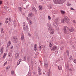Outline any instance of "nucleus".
<instances>
[{"label":"nucleus","instance_id":"nucleus-1","mask_svg":"<svg viewBox=\"0 0 76 76\" xmlns=\"http://www.w3.org/2000/svg\"><path fill=\"white\" fill-rule=\"evenodd\" d=\"M48 30L49 31V33L50 34L53 35V34H54V29L53 27H50L48 28Z\"/></svg>","mask_w":76,"mask_h":76},{"label":"nucleus","instance_id":"nucleus-2","mask_svg":"<svg viewBox=\"0 0 76 76\" xmlns=\"http://www.w3.org/2000/svg\"><path fill=\"white\" fill-rule=\"evenodd\" d=\"M12 41L14 43H17L18 41H17V37L16 36H14L11 38Z\"/></svg>","mask_w":76,"mask_h":76},{"label":"nucleus","instance_id":"nucleus-3","mask_svg":"<svg viewBox=\"0 0 76 76\" xmlns=\"http://www.w3.org/2000/svg\"><path fill=\"white\" fill-rule=\"evenodd\" d=\"M68 30L69 29L67 26H64L63 28V31L65 34H67L68 33Z\"/></svg>","mask_w":76,"mask_h":76},{"label":"nucleus","instance_id":"nucleus-4","mask_svg":"<svg viewBox=\"0 0 76 76\" xmlns=\"http://www.w3.org/2000/svg\"><path fill=\"white\" fill-rule=\"evenodd\" d=\"M66 1V0H59V4H63Z\"/></svg>","mask_w":76,"mask_h":76},{"label":"nucleus","instance_id":"nucleus-5","mask_svg":"<svg viewBox=\"0 0 76 76\" xmlns=\"http://www.w3.org/2000/svg\"><path fill=\"white\" fill-rule=\"evenodd\" d=\"M44 63L45 67V68H47V67H48V62L45 61H44Z\"/></svg>","mask_w":76,"mask_h":76},{"label":"nucleus","instance_id":"nucleus-6","mask_svg":"<svg viewBox=\"0 0 76 76\" xmlns=\"http://www.w3.org/2000/svg\"><path fill=\"white\" fill-rule=\"evenodd\" d=\"M19 53H17L15 56V58L16 60H18L19 58Z\"/></svg>","mask_w":76,"mask_h":76},{"label":"nucleus","instance_id":"nucleus-7","mask_svg":"<svg viewBox=\"0 0 76 76\" xmlns=\"http://www.w3.org/2000/svg\"><path fill=\"white\" fill-rule=\"evenodd\" d=\"M57 47L56 46H53L51 49V51H56L57 49Z\"/></svg>","mask_w":76,"mask_h":76},{"label":"nucleus","instance_id":"nucleus-8","mask_svg":"<svg viewBox=\"0 0 76 76\" xmlns=\"http://www.w3.org/2000/svg\"><path fill=\"white\" fill-rule=\"evenodd\" d=\"M55 4H59V0H53Z\"/></svg>","mask_w":76,"mask_h":76},{"label":"nucleus","instance_id":"nucleus-9","mask_svg":"<svg viewBox=\"0 0 76 76\" xmlns=\"http://www.w3.org/2000/svg\"><path fill=\"white\" fill-rule=\"evenodd\" d=\"M53 47V43L51 42H50L49 43V47L50 48H51Z\"/></svg>","mask_w":76,"mask_h":76},{"label":"nucleus","instance_id":"nucleus-10","mask_svg":"<svg viewBox=\"0 0 76 76\" xmlns=\"http://www.w3.org/2000/svg\"><path fill=\"white\" fill-rule=\"evenodd\" d=\"M10 44H11V42H10V41H9L8 42L7 46V48H9V47H10Z\"/></svg>","mask_w":76,"mask_h":76},{"label":"nucleus","instance_id":"nucleus-11","mask_svg":"<svg viewBox=\"0 0 76 76\" xmlns=\"http://www.w3.org/2000/svg\"><path fill=\"white\" fill-rule=\"evenodd\" d=\"M28 16L29 18H32V17L34 16V14L32 13H29L28 15Z\"/></svg>","mask_w":76,"mask_h":76},{"label":"nucleus","instance_id":"nucleus-12","mask_svg":"<svg viewBox=\"0 0 76 76\" xmlns=\"http://www.w3.org/2000/svg\"><path fill=\"white\" fill-rule=\"evenodd\" d=\"M12 56V52H10L8 54V56L9 57H11Z\"/></svg>","mask_w":76,"mask_h":76},{"label":"nucleus","instance_id":"nucleus-13","mask_svg":"<svg viewBox=\"0 0 76 76\" xmlns=\"http://www.w3.org/2000/svg\"><path fill=\"white\" fill-rule=\"evenodd\" d=\"M38 73L39 74V75H41V69L40 68L38 67Z\"/></svg>","mask_w":76,"mask_h":76},{"label":"nucleus","instance_id":"nucleus-14","mask_svg":"<svg viewBox=\"0 0 76 76\" xmlns=\"http://www.w3.org/2000/svg\"><path fill=\"white\" fill-rule=\"evenodd\" d=\"M58 70H62V66L61 65H60L59 66H58Z\"/></svg>","mask_w":76,"mask_h":76},{"label":"nucleus","instance_id":"nucleus-15","mask_svg":"<svg viewBox=\"0 0 76 76\" xmlns=\"http://www.w3.org/2000/svg\"><path fill=\"white\" fill-rule=\"evenodd\" d=\"M21 61H22V59H20L18 60V61L17 63V65L18 66V65H19V64L20 63V62H21Z\"/></svg>","mask_w":76,"mask_h":76},{"label":"nucleus","instance_id":"nucleus-16","mask_svg":"<svg viewBox=\"0 0 76 76\" xmlns=\"http://www.w3.org/2000/svg\"><path fill=\"white\" fill-rule=\"evenodd\" d=\"M4 8L5 10H6L7 11H9V9H8L7 6H4Z\"/></svg>","mask_w":76,"mask_h":76},{"label":"nucleus","instance_id":"nucleus-17","mask_svg":"<svg viewBox=\"0 0 76 76\" xmlns=\"http://www.w3.org/2000/svg\"><path fill=\"white\" fill-rule=\"evenodd\" d=\"M60 12L61 13H62V14H63V15H64V14H65L66 13V12L63 10H61L60 11Z\"/></svg>","mask_w":76,"mask_h":76},{"label":"nucleus","instance_id":"nucleus-18","mask_svg":"<svg viewBox=\"0 0 76 76\" xmlns=\"http://www.w3.org/2000/svg\"><path fill=\"white\" fill-rule=\"evenodd\" d=\"M65 22H66L65 18L64 19H63L61 21V22L62 23H64Z\"/></svg>","mask_w":76,"mask_h":76},{"label":"nucleus","instance_id":"nucleus-19","mask_svg":"<svg viewBox=\"0 0 76 76\" xmlns=\"http://www.w3.org/2000/svg\"><path fill=\"white\" fill-rule=\"evenodd\" d=\"M69 31H70V32H73V31H74V29H73V28L72 27L70 29H69Z\"/></svg>","mask_w":76,"mask_h":76},{"label":"nucleus","instance_id":"nucleus-20","mask_svg":"<svg viewBox=\"0 0 76 76\" xmlns=\"http://www.w3.org/2000/svg\"><path fill=\"white\" fill-rule=\"evenodd\" d=\"M53 25L56 26V24L57 25V26H58V24L56 22V21H54L53 23Z\"/></svg>","mask_w":76,"mask_h":76},{"label":"nucleus","instance_id":"nucleus-21","mask_svg":"<svg viewBox=\"0 0 76 76\" xmlns=\"http://www.w3.org/2000/svg\"><path fill=\"white\" fill-rule=\"evenodd\" d=\"M39 9L40 10H42V6L40 5L39 6Z\"/></svg>","mask_w":76,"mask_h":76},{"label":"nucleus","instance_id":"nucleus-22","mask_svg":"<svg viewBox=\"0 0 76 76\" xmlns=\"http://www.w3.org/2000/svg\"><path fill=\"white\" fill-rule=\"evenodd\" d=\"M39 51H41V45L39 43Z\"/></svg>","mask_w":76,"mask_h":76},{"label":"nucleus","instance_id":"nucleus-23","mask_svg":"<svg viewBox=\"0 0 76 76\" xmlns=\"http://www.w3.org/2000/svg\"><path fill=\"white\" fill-rule=\"evenodd\" d=\"M28 23L29 25H32V22L31 20H28Z\"/></svg>","mask_w":76,"mask_h":76},{"label":"nucleus","instance_id":"nucleus-24","mask_svg":"<svg viewBox=\"0 0 76 76\" xmlns=\"http://www.w3.org/2000/svg\"><path fill=\"white\" fill-rule=\"evenodd\" d=\"M65 20H66V22L67 20H70V19L67 17L65 18Z\"/></svg>","mask_w":76,"mask_h":76},{"label":"nucleus","instance_id":"nucleus-25","mask_svg":"<svg viewBox=\"0 0 76 76\" xmlns=\"http://www.w3.org/2000/svg\"><path fill=\"white\" fill-rule=\"evenodd\" d=\"M34 51H37V44H35L34 46Z\"/></svg>","mask_w":76,"mask_h":76},{"label":"nucleus","instance_id":"nucleus-26","mask_svg":"<svg viewBox=\"0 0 76 76\" xmlns=\"http://www.w3.org/2000/svg\"><path fill=\"white\" fill-rule=\"evenodd\" d=\"M3 28H2L1 29V32L2 34H3L4 33V31H3Z\"/></svg>","mask_w":76,"mask_h":76},{"label":"nucleus","instance_id":"nucleus-27","mask_svg":"<svg viewBox=\"0 0 76 76\" xmlns=\"http://www.w3.org/2000/svg\"><path fill=\"white\" fill-rule=\"evenodd\" d=\"M24 36H22L21 37V39L22 41L24 40Z\"/></svg>","mask_w":76,"mask_h":76},{"label":"nucleus","instance_id":"nucleus-28","mask_svg":"<svg viewBox=\"0 0 76 76\" xmlns=\"http://www.w3.org/2000/svg\"><path fill=\"white\" fill-rule=\"evenodd\" d=\"M14 74H15V72H14V71H13V70H12L11 71V75H14Z\"/></svg>","mask_w":76,"mask_h":76},{"label":"nucleus","instance_id":"nucleus-29","mask_svg":"<svg viewBox=\"0 0 76 76\" xmlns=\"http://www.w3.org/2000/svg\"><path fill=\"white\" fill-rule=\"evenodd\" d=\"M7 54L6 53H5L3 55V58H5V57H6V55H7Z\"/></svg>","mask_w":76,"mask_h":76},{"label":"nucleus","instance_id":"nucleus-30","mask_svg":"<svg viewBox=\"0 0 76 76\" xmlns=\"http://www.w3.org/2000/svg\"><path fill=\"white\" fill-rule=\"evenodd\" d=\"M31 60V57L30 56H28L27 57V60L28 61H29Z\"/></svg>","mask_w":76,"mask_h":76},{"label":"nucleus","instance_id":"nucleus-31","mask_svg":"<svg viewBox=\"0 0 76 76\" xmlns=\"http://www.w3.org/2000/svg\"><path fill=\"white\" fill-rule=\"evenodd\" d=\"M48 20H51V17L50 16H48Z\"/></svg>","mask_w":76,"mask_h":76},{"label":"nucleus","instance_id":"nucleus-32","mask_svg":"<svg viewBox=\"0 0 76 76\" xmlns=\"http://www.w3.org/2000/svg\"><path fill=\"white\" fill-rule=\"evenodd\" d=\"M64 48V46H61V50H63Z\"/></svg>","mask_w":76,"mask_h":76},{"label":"nucleus","instance_id":"nucleus-33","mask_svg":"<svg viewBox=\"0 0 76 76\" xmlns=\"http://www.w3.org/2000/svg\"><path fill=\"white\" fill-rule=\"evenodd\" d=\"M48 7L49 8V9H51V8H52V6L50 4L48 6Z\"/></svg>","mask_w":76,"mask_h":76},{"label":"nucleus","instance_id":"nucleus-34","mask_svg":"<svg viewBox=\"0 0 76 76\" xmlns=\"http://www.w3.org/2000/svg\"><path fill=\"white\" fill-rule=\"evenodd\" d=\"M72 58H73L72 57V56H70V58H69V60H72Z\"/></svg>","mask_w":76,"mask_h":76},{"label":"nucleus","instance_id":"nucleus-35","mask_svg":"<svg viewBox=\"0 0 76 76\" xmlns=\"http://www.w3.org/2000/svg\"><path fill=\"white\" fill-rule=\"evenodd\" d=\"M72 22L73 23H74V25H75V24H76V21H75V20H73L72 21Z\"/></svg>","mask_w":76,"mask_h":76},{"label":"nucleus","instance_id":"nucleus-36","mask_svg":"<svg viewBox=\"0 0 76 76\" xmlns=\"http://www.w3.org/2000/svg\"><path fill=\"white\" fill-rule=\"evenodd\" d=\"M56 29L57 31H58L59 30V28L58 27H56Z\"/></svg>","mask_w":76,"mask_h":76},{"label":"nucleus","instance_id":"nucleus-37","mask_svg":"<svg viewBox=\"0 0 76 76\" xmlns=\"http://www.w3.org/2000/svg\"><path fill=\"white\" fill-rule=\"evenodd\" d=\"M71 4H70V3H67L66 4L67 6H70Z\"/></svg>","mask_w":76,"mask_h":76},{"label":"nucleus","instance_id":"nucleus-38","mask_svg":"<svg viewBox=\"0 0 76 76\" xmlns=\"http://www.w3.org/2000/svg\"><path fill=\"white\" fill-rule=\"evenodd\" d=\"M32 9L33 10H35V8L34 7H33L32 8Z\"/></svg>","mask_w":76,"mask_h":76},{"label":"nucleus","instance_id":"nucleus-39","mask_svg":"<svg viewBox=\"0 0 76 76\" xmlns=\"http://www.w3.org/2000/svg\"><path fill=\"white\" fill-rule=\"evenodd\" d=\"M48 76H51V73L50 72H49L48 73Z\"/></svg>","mask_w":76,"mask_h":76},{"label":"nucleus","instance_id":"nucleus-40","mask_svg":"<svg viewBox=\"0 0 76 76\" xmlns=\"http://www.w3.org/2000/svg\"><path fill=\"white\" fill-rule=\"evenodd\" d=\"M47 26H49V27H50V26H51V25L50 24H47Z\"/></svg>","mask_w":76,"mask_h":76},{"label":"nucleus","instance_id":"nucleus-41","mask_svg":"<svg viewBox=\"0 0 76 76\" xmlns=\"http://www.w3.org/2000/svg\"><path fill=\"white\" fill-rule=\"evenodd\" d=\"M60 61V59H58L57 60H56V63H57L58 62V61Z\"/></svg>","mask_w":76,"mask_h":76},{"label":"nucleus","instance_id":"nucleus-42","mask_svg":"<svg viewBox=\"0 0 76 76\" xmlns=\"http://www.w3.org/2000/svg\"><path fill=\"white\" fill-rule=\"evenodd\" d=\"M26 56H25L24 58V60L25 61V60H26Z\"/></svg>","mask_w":76,"mask_h":76},{"label":"nucleus","instance_id":"nucleus-43","mask_svg":"<svg viewBox=\"0 0 76 76\" xmlns=\"http://www.w3.org/2000/svg\"><path fill=\"white\" fill-rule=\"evenodd\" d=\"M7 62L6 61V62H5L4 63V66H5V65H6V64H7Z\"/></svg>","mask_w":76,"mask_h":76},{"label":"nucleus","instance_id":"nucleus-44","mask_svg":"<svg viewBox=\"0 0 76 76\" xmlns=\"http://www.w3.org/2000/svg\"><path fill=\"white\" fill-rule=\"evenodd\" d=\"M58 18H56V19H55V20L56 21V22H58Z\"/></svg>","mask_w":76,"mask_h":76},{"label":"nucleus","instance_id":"nucleus-45","mask_svg":"<svg viewBox=\"0 0 76 76\" xmlns=\"http://www.w3.org/2000/svg\"><path fill=\"white\" fill-rule=\"evenodd\" d=\"M13 25L14 28H16V24H14Z\"/></svg>","mask_w":76,"mask_h":76},{"label":"nucleus","instance_id":"nucleus-46","mask_svg":"<svg viewBox=\"0 0 76 76\" xmlns=\"http://www.w3.org/2000/svg\"><path fill=\"white\" fill-rule=\"evenodd\" d=\"M69 71H70V72H73V69L70 68L69 69Z\"/></svg>","mask_w":76,"mask_h":76},{"label":"nucleus","instance_id":"nucleus-47","mask_svg":"<svg viewBox=\"0 0 76 76\" xmlns=\"http://www.w3.org/2000/svg\"><path fill=\"white\" fill-rule=\"evenodd\" d=\"M73 62H74V63H76V60L74 59L73 60Z\"/></svg>","mask_w":76,"mask_h":76},{"label":"nucleus","instance_id":"nucleus-48","mask_svg":"<svg viewBox=\"0 0 76 76\" xmlns=\"http://www.w3.org/2000/svg\"><path fill=\"white\" fill-rule=\"evenodd\" d=\"M13 23H14L13 24H16V21L14 20Z\"/></svg>","mask_w":76,"mask_h":76},{"label":"nucleus","instance_id":"nucleus-49","mask_svg":"<svg viewBox=\"0 0 76 76\" xmlns=\"http://www.w3.org/2000/svg\"><path fill=\"white\" fill-rule=\"evenodd\" d=\"M18 9L19 10H20V11H21V10L22 9V8H21V7H19L18 8Z\"/></svg>","mask_w":76,"mask_h":76},{"label":"nucleus","instance_id":"nucleus-50","mask_svg":"<svg viewBox=\"0 0 76 76\" xmlns=\"http://www.w3.org/2000/svg\"><path fill=\"white\" fill-rule=\"evenodd\" d=\"M66 53H67V56L69 57V51H67V52H66Z\"/></svg>","mask_w":76,"mask_h":76},{"label":"nucleus","instance_id":"nucleus-51","mask_svg":"<svg viewBox=\"0 0 76 76\" xmlns=\"http://www.w3.org/2000/svg\"><path fill=\"white\" fill-rule=\"evenodd\" d=\"M9 20L10 21V22H11L12 21V19H11V18H9Z\"/></svg>","mask_w":76,"mask_h":76},{"label":"nucleus","instance_id":"nucleus-52","mask_svg":"<svg viewBox=\"0 0 76 76\" xmlns=\"http://www.w3.org/2000/svg\"><path fill=\"white\" fill-rule=\"evenodd\" d=\"M23 24L24 26H25V22H24L23 23Z\"/></svg>","mask_w":76,"mask_h":76},{"label":"nucleus","instance_id":"nucleus-53","mask_svg":"<svg viewBox=\"0 0 76 76\" xmlns=\"http://www.w3.org/2000/svg\"><path fill=\"white\" fill-rule=\"evenodd\" d=\"M0 51H3V48H1Z\"/></svg>","mask_w":76,"mask_h":76},{"label":"nucleus","instance_id":"nucleus-54","mask_svg":"<svg viewBox=\"0 0 76 76\" xmlns=\"http://www.w3.org/2000/svg\"><path fill=\"white\" fill-rule=\"evenodd\" d=\"M9 61H10L11 62H12V60L11 59H9Z\"/></svg>","mask_w":76,"mask_h":76},{"label":"nucleus","instance_id":"nucleus-55","mask_svg":"<svg viewBox=\"0 0 76 76\" xmlns=\"http://www.w3.org/2000/svg\"><path fill=\"white\" fill-rule=\"evenodd\" d=\"M66 69L67 70H68L69 69V66H66Z\"/></svg>","mask_w":76,"mask_h":76},{"label":"nucleus","instance_id":"nucleus-56","mask_svg":"<svg viewBox=\"0 0 76 76\" xmlns=\"http://www.w3.org/2000/svg\"><path fill=\"white\" fill-rule=\"evenodd\" d=\"M70 10H74V9H73V8H71L70 9Z\"/></svg>","mask_w":76,"mask_h":76},{"label":"nucleus","instance_id":"nucleus-57","mask_svg":"<svg viewBox=\"0 0 76 76\" xmlns=\"http://www.w3.org/2000/svg\"><path fill=\"white\" fill-rule=\"evenodd\" d=\"M2 4V1H0V5Z\"/></svg>","mask_w":76,"mask_h":76},{"label":"nucleus","instance_id":"nucleus-58","mask_svg":"<svg viewBox=\"0 0 76 76\" xmlns=\"http://www.w3.org/2000/svg\"><path fill=\"white\" fill-rule=\"evenodd\" d=\"M23 30H24V31H25L26 29V28L25 27H23Z\"/></svg>","mask_w":76,"mask_h":76},{"label":"nucleus","instance_id":"nucleus-59","mask_svg":"<svg viewBox=\"0 0 76 76\" xmlns=\"http://www.w3.org/2000/svg\"><path fill=\"white\" fill-rule=\"evenodd\" d=\"M36 74V73L35 72H34L33 73V74L34 75H35V74Z\"/></svg>","mask_w":76,"mask_h":76},{"label":"nucleus","instance_id":"nucleus-60","mask_svg":"<svg viewBox=\"0 0 76 76\" xmlns=\"http://www.w3.org/2000/svg\"><path fill=\"white\" fill-rule=\"evenodd\" d=\"M0 52L1 53V54H3V51L2 50H0Z\"/></svg>","mask_w":76,"mask_h":76},{"label":"nucleus","instance_id":"nucleus-61","mask_svg":"<svg viewBox=\"0 0 76 76\" xmlns=\"http://www.w3.org/2000/svg\"><path fill=\"white\" fill-rule=\"evenodd\" d=\"M9 69V68L8 67V66L6 67V70H8V69Z\"/></svg>","mask_w":76,"mask_h":76},{"label":"nucleus","instance_id":"nucleus-62","mask_svg":"<svg viewBox=\"0 0 76 76\" xmlns=\"http://www.w3.org/2000/svg\"><path fill=\"white\" fill-rule=\"evenodd\" d=\"M5 23L7 24L8 23V21H5Z\"/></svg>","mask_w":76,"mask_h":76},{"label":"nucleus","instance_id":"nucleus-63","mask_svg":"<svg viewBox=\"0 0 76 76\" xmlns=\"http://www.w3.org/2000/svg\"><path fill=\"white\" fill-rule=\"evenodd\" d=\"M13 48V46H12L11 47V49H12V48Z\"/></svg>","mask_w":76,"mask_h":76},{"label":"nucleus","instance_id":"nucleus-64","mask_svg":"<svg viewBox=\"0 0 76 76\" xmlns=\"http://www.w3.org/2000/svg\"><path fill=\"white\" fill-rule=\"evenodd\" d=\"M26 28H27V29H28V25H26Z\"/></svg>","mask_w":76,"mask_h":76}]
</instances>
